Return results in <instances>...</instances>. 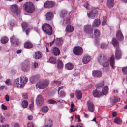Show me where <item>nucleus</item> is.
Masks as SVG:
<instances>
[{
  "mask_svg": "<svg viewBox=\"0 0 127 127\" xmlns=\"http://www.w3.org/2000/svg\"><path fill=\"white\" fill-rule=\"evenodd\" d=\"M115 0H107V5L108 7L110 8L114 6Z\"/></svg>",
  "mask_w": 127,
  "mask_h": 127,
  "instance_id": "nucleus-26",
  "label": "nucleus"
},
{
  "mask_svg": "<svg viewBox=\"0 0 127 127\" xmlns=\"http://www.w3.org/2000/svg\"><path fill=\"white\" fill-rule=\"evenodd\" d=\"M38 65V63H37L35 62L33 63V68H35L37 67Z\"/></svg>",
  "mask_w": 127,
  "mask_h": 127,
  "instance_id": "nucleus-55",
  "label": "nucleus"
},
{
  "mask_svg": "<svg viewBox=\"0 0 127 127\" xmlns=\"http://www.w3.org/2000/svg\"><path fill=\"white\" fill-rule=\"evenodd\" d=\"M84 32L90 35L91 37H93V28L91 25H88L84 26Z\"/></svg>",
  "mask_w": 127,
  "mask_h": 127,
  "instance_id": "nucleus-4",
  "label": "nucleus"
},
{
  "mask_svg": "<svg viewBox=\"0 0 127 127\" xmlns=\"http://www.w3.org/2000/svg\"><path fill=\"white\" fill-rule=\"evenodd\" d=\"M122 53L121 49L120 47H116L115 53V59H120L122 56Z\"/></svg>",
  "mask_w": 127,
  "mask_h": 127,
  "instance_id": "nucleus-12",
  "label": "nucleus"
},
{
  "mask_svg": "<svg viewBox=\"0 0 127 127\" xmlns=\"http://www.w3.org/2000/svg\"><path fill=\"white\" fill-rule=\"evenodd\" d=\"M30 31V29L29 28H27L26 31V33L27 35H28L29 34Z\"/></svg>",
  "mask_w": 127,
  "mask_h": 127,
  "instance_id": "nucleus-54",
  "label": "nucleus"
},
{
  "mask_svg": "<svg viewBox=\"0 0 127 127\" xmlns=\"http://www.w3.org/2000/svg\"><path fill=\"white\" fill-rule=\"evenodd\" d=\"M65 68L67 70H71L73 69L74 66L72 63H68L65 65Z\"/></svg>",
  "mask_w": 127,
  "mask_h": 127,
  "instance_id": "nucleus-27",
  "label": "nucleus"
},
{
  "mask_svg": "<svg viewBox=\"0 0 127 127\" xmlns=\"http://www.w3.org/2000/svg\"><path fill=\"white\" fill-rule=\"evenodd\" d=\"M104 67H107L109 65L108 60V59L106 60L105 62H104L103 63L101 64Z\"/></svg>",
  "mask_w": 127,
  "mask_h": 127,
  "instance_id": "nucleus-45",
  "label": "nucleus"
},
{
  "mask_svg": "<svg viewBox=\"0 0 127 127\" xmlns=\"http://www.w3.org/2000/svg\"><path fill=\"white\" fill-rule=\"evenodd\" d=\"M116 37L119 41H122L123 40L124 37L121 30H119L116 33Z\"/></svg>",
  "mask_w": 127,
  "mask_h": 127,
  "instance_id": "nucleus-17",
  "label": "nucleus"
},
{
  "mask_svg": "<svg viewBox=\"0 0 127 127\" xmlns=\"http://www.w3.org/2000/svg\"><path fill=\"white\" fill-rule=\"evenodd\" d=\"M93 76L95 77L99 78L102 76V73L99 70H93L92 71Z\"/></svg>",
  "mask_w": 127,
  "mask_h": 127,
  "instance_id": "nucleus-15",
  "label": "nucleus"
},
{
  "mask_svg": "<svg viewBox=\"0 0 127 127\" xmlns=\"http://www.w3.org/2000/svg\"><path fill=\"white\" fill-rule=\"evenodd\" d=\"M55 3L52 1H46L44 3V7L45 8H49L52 7L54 5Z\"/></svg>",
  "mask_w": 127,
  "mask_h": 127,
  "instance_id": "nucleus-14",
  "label": "nucleus"
},
{
  "mask_svg": "<svg viewBox=\"0 0 127 127\" xmlns=\"http://www.w3.org/2000/svg\"><path fill=\"white\" fill-rule=\"evenodd\" d=\"M73 52L76 55H80L83 53V49L82 47L78 46L75 47L73 49Z\"/></svg>",
  "mask_w": 127,
  "mask_h": 127,
  "instance_id": "nucleus-7",
  "label": "nucleus"
},
{
  "mask_svg": "<svg viewBox=\"0 0 127 127\" xmlns=\"http://www.w3.org/2000/svg\"><path fill=\"white\" fill-rule=\"evenodd\" d=\"M39 75H35L33 76L31 78V81H32L33 79H34L35 80V81H36L39 78Z\"/></svg>",
  "mask_w": 127,
  "mask_h": 127,
  "instance_id": "nucleus-46",
  "label": "nucleus"
},
{
  "mask_svg": "<svg viewBox=\"0 0 127 127\" xmlns=\"http://www.w3.org/2000/svg\"><path fill=\"white\" fill-rule=\"evenodd\" d=\"M74 30L73 27L71 25H67L66 28V30L67 32H72Z\"/></svg>",
  "mask_w": 127,
  "mask_h": 127,
  "instance_id": "nucleus-35",
  "label": "nucleus"
},
{
  "mask_svg": "<svg viewBox=\"0 0 127 127\" xmlns=\"http://www.w3.org/2000/svg\"><path fill=\"white\" fill-rule=\"evenodd\" d=\"M107 47V45L106 44H103L101 45V47L103 49Z\"/></svg>",
  "mask_w": 127,
  "mask_h": 127,
  "instance_id": "nucleus-53",
  "label": "nucleus"
},
{
  "mask_svg": "<svg viewBox=\"0 0 127 127\" xmlns=\"http://www.w3.org/2000/svg\"><path fill=\"white\" fill-rule=\"evenodd\" d=\"M8 41V38L6 36L2 37L0 40L1 42L3 44H5L7 43Z\"/></svg>",
  "mask_w": 127,
  "mask_h": 127,
  "instance_id": "nucleus-37",
  "label": "nucleus"
},
{
  "mask_svg": "<svg viewBox=\"0 0 127 127\" xmlns=\"http://www.w3.org/2000/svg\"><path fill=\"white\" fill-rule=\"evenodd\" d=\"M52 120H48L46 122H47V124L44 126V127H52Z\"/></svg>",
  "mask_w": 127,
  "mask_h": 127,
  "instance_id": "nucleus-40",
  "label": "nucleus"
},
{
  "mask_svg": "<svg viewBox=\"0 0 127 127\" xmlns=\"http://www.w3.org/2000/svg\"><path fill=\"white\" fill-rule=\"evenodd\" d=\"M20 79L18 78L15 80L14 84L15 86L17 87H20L21 88L23 87V86L21 85L22 83Z\"/></svg>",
  "mask_w": 127,
  "mask_h": 127,
  "instance_id": "nucleus-23",
  "label": "nucleus"
},
{
  "mask_svg": "<svg viewBox=\"0 0 127 127\" xmlns=\"http://www.w3.org/2000/svg\"><path fill=\"white\" fill-rule=\"evenodd\" d=\"M71 108L70 109V110L71 112H73L75 111V110H73V109L74 107V105L73 102L71 103Z\"/></svg>",
  "mask_w": 127,
  "mask_h": 127,
  "instance_id": "nucleus-52",
  "label": "nucleus"
},
{
  "mask_svg": "<svg viewBox=\"0 0 127 127\" xmlns=\"http://www.w3.org/2000/svg\"><path fill=\"white\" fill-rule=\"evenodd\" d=\"M87 103L89 111L91 112H94L95 110V106L93 103L89 101H88Z\"/></svg>",
  "mask_w": 127,
  "mask_h": 127,
  "instance_id": "nucleus-16",
  "label": "nucleus"
},
{
  "mask_svg": "<svg viewBox=\"0 0 127 127\" xmlns=\"http://www.w3.org/2000/svg\"><path fill=\"white\" fill-rule=\"evenodd\" d=\"M23 97L25 99H27L28 98V96L26 93H24L23 94Z\"/></svg>",
  "mask_w": 127,
  "mask_h": 127,
  "instance_id": "nucleus-57",
  "label": "nucleus"
},
{
  "mask_svg": "<svg viewBox=\"0 0 127 127\" xmlns=\"http://www.w3.org/2000/svg\"><path fill=\"white\" fill-rule=\"evenodd\" d=\"M42 56V54L41 52L37 51L34 52V57L36 60L40 59Z\"/></svg>",
  "mask_w": 127,
  "mask_h": 127,
  "instance_id": "nucleus-18",
  "label": "nucleus"
},
{
  "mask_svg": "<svg viewBox=\"0 0 127 127\" xmlns=\"http://www.w3.org/2000/svg\"><path fill=\"white\" fill-rule=\"evenodd\" d=\"M24 6L25 11L28 13H32L35 10V6L31 2H26L24 3Z\"/></svg>",
  "mask_w": 127,
  "mask_h": 127,
  "instance_id": "nucleus-1",
  "label": "nucleus"
},
{
  "mask_svg": "<svg viewBox=\"0 0 127 127\" xmlns=\"http://www.w3.org/2000/svg\"><path fill=\"white\" fill-rule=\"evenodd\" d=\"M104 85V81H101L98 84L96 85V88H101Z\"/></svg>",
  "mask_w": 127,
  "mask_h": 127,
  "instance_id": "nucleus-42",
  "label": "nucleus"
},
{
  "mask_svg": "<svg viewBox=\"0 0 127 127\" xmlns=\"http://www.w3.org/2000/svg\"><path fill=\"white\" fill-rule=\"evenodd\" d=\"M83 126V124L80 123L77 124L76 127H82Z\"/></svg>",
  "mask_w": 127,
  "mask_h": 127,
  "instance_id": "nucleus-58",
  "label": "nucleus"
},
{
  "mask_svg": "<svg viewBox=\"0 0 127 127\" xmlns=\"http://www.w3.org/2000/svg\"><path fill=\"white\" fill-rule=\"evenodd\" d=\"M101 24V22L99 19H95L94 22L93 26L95 27H97L99 26Z\"/></svg>",
  "mask_w": 127,
  "mask_h": 127,
  "instance_id": "nucleus-36",
  "label": "nucleus"
},
{
  "mask_svg": "<svg viewBox=\"0 0 127 127\" xmlns=\"http://www.w3.org/2000/svg\"><path fill=\"white\" fill-rule=\"evenodd\" d=\"M28 102L27 100H24L22 102V106L23 108H26L28 106Z\"/></svg>",
  "mask_w": 127,
  "mask_h": 127,
  "instance_id": "nucleus-38",
  "label": "nucleus"
},
{
  "mask_svg": "<svg viewBox=\"0 0 127 127\" xmlns=\"http://www.w3.org/2000/svg\"><path fill=\"white\" fill-rule=\"evenodd\" d=\"M93 95L95 97H99L102 95V93L100 91H98L96 89L93 92Z\"/></svg>",
  "mask_w": 127,
  "mask_h": 127,
  "instance_id": "nucleus-21",
  "label": "nucleus"
},
{
  "mask_svg": "<svg viewBox=\"0 0 127 127\" xmlns=\"http://www.w3.org/2000/svg\"><path fill=\"white\" fill-rule=\"evenodd\" d=\"M91 60V58L90 56L88 55H85L83 58V63L84 64H87Z\"/></svg>",
  "mask_w": 127,
  "mask_h": 127,
  "instance_id": "nucleus-19",
  "label": "nucleus"
},
{
  "mask_svg": "<svg viewBox=\"0 0 127 127\" xmlns=\"http://www.w3.org/2000/svg\"><path fill=\"white\" fill-rule=\"evenodd\" d=\"M31 64L28 60H25L21 64V68L22 70L24 72H27L30 69Z\"/></svg>",
  "mask_w": 127,
  "mask_h": 127,
  "instance_id": "nucleus-2",
  "label": "nucleus"
},
{
  "mask_svg": "<svg viewBox=\"0 0 127 127\" xmlns=\"http://www.w3.org/2000/svg\"><path fill=\"white\" fill-rule=\"evenodd\" d=\"M52 53L55 56H58L60 54V51L59 48L54 47L52 50Z\"/></svg>",
  "mask_w": 127,
  "mask_h": 127,
  "instance_id": "nucleus-24",
  "label": "nucleus"
},
{
  "mask_svg": "<svg viewBox=\"0 0 127 127\" xmlns=\"http://www.w3.org/2000/svg\"><path fill=\"white\" fill-rule=\"evenodd\" d=\"M112 43L113 45L116 47H119V43L118 40L115 38H113L112 40Z\"/></svg>",
  "mask_w": 127,
  "mask_h": 127,
  "instance_id": "nucleus-28",
  "label": "nucleus"
},
{
  "mask_svg": "<svg viewBox=\"0 0 127 127\" xmlns=\"http://www.w3.org/2000/svg\"><path fill=\"white\" fill-rule=\"evenodd\" d=\"M21 25L22 29L23 31H24L28 27V24L26 22H23L21 24Z\"/></svg>",
  "mask_w": 127,
  "mask_h": 127,
  "instance_id": "nucleus-39",
  "label": "nucleus"
},
{
  "mask_svg": "<svg viewBox=\"0 0 127 127\" xmlns=\"http://www.w3.org/2000/svg\"><path fill=\"white\" fill-rule=\"evenodd\" d=\"M48 110V108L47 106H45L43 107L42 109V111L44 112H47Z\"/></svg>",
  "mask_w": 127,
  "mask_h": 127,
  "instance_id": "nucleus-48",
  "label": "nucleus"
},
{
  "mask_svg": "<svg viewBox=\"0 0 127 127\" xmlns=\"http://www.w3.org/2000/svg\"><path fill=\"white\" fill-rule=\"evenodd\" d=\"M49 102L51 104H54L56 103V101L52 99H50L49 100Z\"/></svg>",
  "mask_w": 127,
  "mask_h": 127,
  "instance_id": "nucleus-59",
  "label": "nucleus"
},
{
  "mask_svg": "<svg viewBox=\"0 0 127 127\" xmlns=\"http://www.w3.org/2000/svg\"><path fill=\"white\" fill-rule=\"evenodd\" d=\"M55 42L58 46H61L63 44V41L62 38H56L55 39Z\"/></svg>",
  "mask_w": 127,
  "mask_h": 127,
  "instance_id": "nucleus-22",
  "label": "nucleus"
},
{
  "mask_svg": "<svg viewBox=\"0 0 127 127\" xmlns=\"http://www.w3.org/2000/svg\"><path fill=\"white\" fill-rule=\"evenodd\" d=\"M94 33L95 36L96 38L99 37L100 35V31L98 29H94Z\"/></svg>",
  "mask_w": 127,
  "mask_h": 127,
  "instance_id": "nucleus-33",
  "label": "nucleus"
},
{
  "mask_svg": "<svg viewBox=\"0 0 127 127\" xmlns=\"http://www.w3.org/2000/svg\"><path fill=\"white\" fill-rule=\"evenodd\" d=\"M33 46L32 44L30 42H26L24 44V48L27 49L32 48Z\"/></svg>",
  "mask_w": 127,
  "mask_h": 127,
  "instance_id": "nucleus-29",
  "label": "nucleus"
},
{
  "mask_svg": "<svg viewBox=\"0 0 127 127\" xmlns=\"http://www.w3.org/2000/svg\"><path fill=\"white\" fill-rule=\"evenodd\" d=\"M120 99L119 97L115 96L114 97H112L111 99V102L115 103L119 101L120 100Z\"/></svg>",
  "mask_w": 127,
  "mask_h": 127,
  "instance_id": "nucleus-34",
  "label": "nucleus"
},
{
  "mask_svg": "<svg viewBox=\"0 0 127 127\" xmlns=\"http://www.w3.org/2000/svg\"><path fill=\"white\" fill-rule=\"evenodd\" d=\"M44 100L42 96L41 95H38L36 99V102L37 104L39 106L42 105L44 102Z\"/></svg>",
  "mask_w": 127,
  "mask_h": 127,
  "instance_id": "nucleus-10",
  "label": "nucleus"
},
{
  "mask_svg": "<svg viewBox=\"0 0 127 127\" xmlns=\"http://www.w3.org/2000/svg\"><path fill=\"white\" fill-rule=\"evenodd\" d=\"M28 127H34V124L32 122L28 123L27 124Z\"/></svg>",
  "mask_w": 127,
  "mask_h": 127,
  "instance_id": "nucleus-49",
  "label": "nucleus"
},
{
  "mask_svg": "<svg viewBox=\"0 0 127 127\" xmlns=\"http://www.w3.org/2000/svg\"><path fill=\"white\" fill-rule=\"evenodd\" d=\"M5 98L6 100V101H9V96L8 95H6L5 96Z\"/></svg>",
  "mask_w": 127,
  "mask_h": 127,
  "instance_id": "nucleus-61",
  "label": "nucleus"
},
{
  "mask_svg": "<svg viewBox=\"0 0 127 127\" xmlns=\"http://www.w3.org/2000/svg\"><path fill=\"white\" fill-rule=\"evenodd\" d=\"M106 18L105 17H103V21L102 22V24L104 25L106 23Z\"/></svg>",
  "mask_w": 127,
  "mask_h": 127,
  "instance_id": "nucleus-56",
  "label": "nucleus"
},
{
  "mask_svg": "<svg viewBox=\"0 0 127 127\" xmlns=\"http://www.w3.org/2000/svg\"><path fill=\"white\" fill-rule=\"evenodd\" d=\"M66 95V94L63 90L61 91L60 95V97H64Z\"/></svg>",
  "mask_w": 127,
  "mask_h": 127,
  "instance_id": "nucleus-47",
  "label": "nucleus"
},
{
  "mask_svg": "<svg viewBox=\"0 0 127 127\" xmlns=\"http://www.w3.org/2000/svg\"><path fill=\"white\" fill-rule=\"evenodd\" d=\"M34 106V103L32 101V102L29 105V108L30 109L32 110L33 109Z\"/></svg>",
  "mask_w": 127,
  "mask_h": 127,
  "instance_id": "nucleus-51",
  "label": "nucleus"
},
{
  "mask_svg": "<svg viewBox=\"0 0 127 127\" xmlns=\"http://www.w3.org/2000/svg\"><path fill=\"white\" fill-rule=\"evenodd\" d=\"M33 118V117L32 116H30L28 117V119L29 120H32Z\"/></svg>",
  "mask_w": 127,
  "mask_h": 127,
  "instance_id": "nucleus-64",
  "label": "nucleus"
},
{
  "mask_svg": "<svg viewBox=\"0 0 127 127\" xmlns=\"http://www.w3.org/2000/svg\"><path fill=\"white\" fill-rule=\"evenodd\" d=\"M49 61L50 63L53 64H55L56 61V59L53 57H52L50 58Z\"/></svg>",
  "mask_w": 127,
  "mask_h": 127,
  "instance_id": "nucleus-44",
  "label": "nucleus"
},
{
  "mask_svg": "<svg viewBox=\"0 0 127 127\" xmlns=\"http://www.w3.org/2000/svg\"><path fill=\"white\" fill-rule=\"evenodd\" d=\"M114 122L116 124H121L122 121L120 118L117 117L115 119Z\"/></svg>",
  "mask_w": 127,
  "mask_h": 127,
  "instance_id": "nucleus-43",
  "label": "nucleus"
},
{
  "mask_svg": "<svg viewBox=\"0 0 127 127\" xmlns=\"http://www.w3.org/2000/svg\"><path fill=\"white\" fill-rule=\"evenodd\" d=\"M42 28L44 31L48 35H51L52 34V28L49 24H44L42 25Z\"/></svg>",
  "mask_w": 127,
  "mask_h": 127,
  "instance_id": "nucleus-5",
  "label": "nucleus"
},
{
  "mask_svg": "<svg viewBox=\"0 0 127 127\" xmlns=\"http://www.w3.org/2000/svg\"><path fill=\"white\" fill-rule=\"evenodd\" d=\"M19 9L18 6L16 4L11 5L10 9L11 11L16 14H17L19 13L20 11Z\"/></svg>",
  "mask_w": 127,
  "mask_h": 127,
  "instance_id": "nucleus-11",
  "label": "nucleus"
},
{
  "mask_svg": "<svg viewBox=\"0 0 127 127\" xmlns=\"http://www.w3.org/2000/svg\"><path fill=\"white\" fill-rule=\"evenodd\" d=\"M75 118H77L78 120V121L79 122H80L81 121V120L80 119V116L78 115H76L75 116Z\"/></svg>",
  "mask_w": 127,
  "mask_h": 127,
  "instance_id": "nucleus-60",
  "label": "nucleus"
},
{
  "mask_svg": "<svg viewBox=\"0 0 127 127\" xmlns=\"http://www.w3.org/2000/svg\"><path fill=\"white\" fill-rule=\"evenodd\" d=\"M117 115V113L116 112H114L112 113V116L113 117L116 116Z\"/></svg>",
  "mask_w": 127,
  "mask_h": 127,
  "instance_id": "nucleus-63",
  "label": "nucleus"
},
{
  "mask_svg": "<svg viewBox=\"0 0 127 127\" xmlns=\"http://www.w3.org/2000/svg\"><path fill=\"white\" fill-rule=\"evenodd\" d=\"M88 17L90 18H94L97 15V12L93 10L87 13Z\"/></svg>",
  "mask_w": 127,
  "mask_h": 127,
  "instance_id": "nucleus-13",
  "label": "nucleus"
},
{
  "mask_svg": "<svg viewBox=\"0 0 127 127\" xmlns=\"http://www.w3.org/2000/svg\"><path fill=\"white\" fill-rule=\"evenodd\" d=\"M107 59L105 55L101 54L99 55L97 59L98 62L101 64L103 63L104 62H105Z\"/></svg>",
  "mask_w": 127,
  "mask_h": 127,
  "instance_id": "nucleus-9",
  "label": "nucleus"
},
{
  "mask_svg": "<svg viewBox=\"0 0 127 127\" xmlns=\"http://www.w3.org/2000/svg\"><path fill=\"white\" fill-rule=\"evenodd\" d=\"M122 71L125 74H127V67H124L122 68Z\"/></svg>",
  "mask_w": 127,
  "mask_h": 127,
  "instance_id": "nucleus-50",
  "label": "nucleus"
},
{
  "mask_svg": "<svg viewBox=\"0 0 127 127\" xmlns=\"http://www.w3.org/2000/svg\"><path fill=\"white\" fill-rule=\"evenodd\" d=\"M67 13L66 11H64L62 12L60 14V16L64 19L62 22V25L65 26L70 23V20L69 17L66 16Z\"/></svg>",
  "mask_w": 127,
  "mask_h": 127,
  "instance_id": "nucleus-3",
  "label": "nucleus"
},
{
  "mask_svg": "<svg viewBox=\"0 0 127 127\" xmlns=\"http://www.w3.org/2000/svg\"><path fill=\"white\" fill-rule=\"evenodd\" d=\"M75 94L76 97L78 99H81L82 97V93L81 91L76 90Z\"/></svg>",
  "mask_w": 127,
  "mask_h": 127,
  "instance_id": "nucleus-32",
  "label": "nucleus"
},
{
  "mask_svg": "<svg viewBox=\"0 0 127 127\" xmlns=\"http://www.w3.org/2000/svg\"><path fill=\"white\" fill-rule=\"evenodd\" d=\"M20 80L22 84L21 85L23 87L24 86V85L28 81V78L25 77H20Z\"/></svg>",
  "mask_w": 127,
  "mask_h": 127,
  "instance_id": "nucleus-31",
  "label": "nucleus"
},
{
  "mask_svg": "<svg viewBox=\"0 0 127 127\" xmlns=\"http://www.w3.org/2000/svg\"><path fill=\"white\" fill-rule=\"evenodd\" d=\"M11 43L15 47L18 46L19 44V40L14 35H13L10 38Z\"/></svg>",
  "mask_w": 127,
  "mask_h": 127,
  "instance_id": "nucleus-8",
  "label": "nucleus"
},
{
  "mask_svg": "<svg viewBox=\"0 0 127 127\" xmlns=\"http://www.w3.org/2000/svg\"><path fill=\"white\" fill-rule=\"evenodd\" d=\"M1 107L2 109L4 110H6L7 109V107L3 104L1 105Z\"/></svg>",
  "mask_w": 127,
  "mask_h": 127,
  "instance_id": "nucleus-62",
  "label": "nucleus"
},
{
  "mask_svg": "<svg viewBox=\"0 0 127 127\" xmlns=\"http://www.w3.org/2000/svg\"><path fill=\"white\" fill-rule=\"evenodd\" d=\"M45 16L46 20L48 21L51 20L53 17V14L51 12L47 13Z\"/></svg>",
  "mask_w": 127,
  "mask_h": 127,
  "instance_id": "nucleus-20",
  "label": "nucleus"
},
{
  "mask_svg": "<svg viewBox=\"0 0 127 127\" xmlns=\"http://www.w3.org/2000/svg\"><path fill=\"white\" fill-rule=\"evenodd\" d=\"M110 63L111 66L114 68V67L115 60L114 55H112L110 58Z\"/></svg>",
  "mask_w": 127,
  "mask_h": 127,
  "instance_id": "nucleus-30",
  "label": "nucleus"
},
{
  "mask_svg": "<svg viewBox=\"0 0 127 127\" xmlns=\"http://www.w3.org/2000/svg\"><path fill=\"white\" fill-rule=\"evenodd\" d=\"M64 66V64L62 61L59 59L57 60V67L59 69H62Z\"/></svg>",
  "mask_w": 127,
  "mask_h": 127,
  "instance_id": "nucleus-25",
  "label": "nucleus"
},
{
  "mask_svg": "<svg viewBox=\"0 0 127 127\" xmlns=\"http://www.w3.org/2000/svg\"><path fill=\"white\" fill-rule=\"evenodd\" d=\"M49 83V81L47 80L39 81L36 84V87L41 89H43L46 87Z\"/></svg>",
  "mask_w": 127,
  "mask_h": 127,
  "instance_id": "nucleus-6",
  "label": "nucleus"
},
{
  "mask_svg": "<svg viewBox=\"0 0 127 127\" xmlns=\"http://www.w3.org/2000/svg\"><path fill=\"white\" fill-rule=\"evenodd\" d=\"M108 87L107 86H105L102 89V94H103V95L107 94L108 92Z\"/></svg>",
  "mask_w": 127,
  "mask_h": 127,
  "instance_id": "nucleus-41",
  "label": "nucleus"
}]
</instances>
